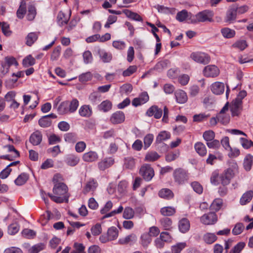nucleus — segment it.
Instances as JSON below:
<instances>
[{
	"label": "nucleus",
	"mask_w": 253,
	"mask_h": 253,
	"mask_svg": "<svg viewBox=\"0 0 253 253\" xmlns=\"http://www.w3.org/2000/svg\"><path fill=\"white\" fill-rule=\"evenodd\" d=\"M68 188L64 183H57L54 185L53 192L54 195L48 193L50 199L56 203L68 202L69 196L67 195Z\"/></svg>",
	"instance_id": "nucleus-1"
},
{
	"label": "nucleus",
	"mask_w": 253,
	"mask_h": 253,
	"mask_svg": "<svg viewBox=\"0 0 253 253\" xmlns=\"http://www.w3.org/2000/svg\"><path fill=\"white\" fill-rule=\"evenodd\" d=\"M79 105V101L76 99H73L71 101H66L62 102L58 107V111L60 114H65L68 113H74Z\"/></svg>",
	"instance_id": "nucleus-2"
},
{
	"label": "nucleus",
	"mask_w": 253,
	"mask_h": 253,
	"mask_svg": "<svg viewBox=\"0 0 253 253\" xmlns=\"http://www.w3.org/2000/svg\"><path fill=\"white\" fill-rule=\"evenodd\" d=\"M214 13L210 10H205L198 12L195 15V18L192 19V23H196L197 22H205L213 21V17Z\"/></svg>",
	"instance_id": "nucleus-3"
},
{
	"label": "nucleus",
	"mask_w": 253,
	"mask_h": 253,
	"mask_svg": "<svg viewBox=\"0 0 253 253\" xmlns=\"http://www.w3.org/2000/svg\"><path fill=\"white\" fill-rule=\"evenodd\" d=\"M173 176L174 181L179 185L184 184L189 179V174L187 171L181 168L174 170Z\"/></svg>",
	"instance_id": "nucleus-4"
},
{
	"label": "nucleus",
	"mask_w": 253,
	"mask_h": 253,
	"mask_svg": "<svg viewBox=\"0 0 253 253\" xmlns=\"http://www.w3.org/2000/svg\"><path fill=\"white\" fill-rule=\"evenodd\" d=\"M140 174L146 181H150L154 176V171L149 165H144L140 169Z\"/></svg>",
	"instance_id": "nucleus-5"
},
{
	"label": "nucleus",
	"mask_w": 253,
	"mask_h": 253,
	"mask_svg": "<svg viewBox=\"0 0 253 253\" xmlns=\"http://www.w3.org/2000/svg\"><path fill=\"white\" fill-rule=\"evenodd\" d=\"M191 57L195 62L207 64L210 61V57L204 52H194L191 55Z\"/></svg>",
	"instance_id": "nucleus-6"
},
{
	"label": "nucleus",
	"mask_w": 253,
	"mask_h": 253,
	"mask_svg": "<svg viewBox=\"0 0 253 253\" xmlns=\"http://www.w3.org/2000/svg\"><path fill=\"white\" fill-rule=\"evenodd\" d=\"M237 6L232 4L230 6L227 10L225 17V22L228 23H232L236 19Z\"/></svg>",
	"instance_id": "nucleus-7"
},
{
	"label": "nucleus",
	"mask_w": 253,
	"mask_h": 253,
	"mask_svg": "<svg viewBox=\"0 0 253 253\" xmlns=\"http://www.w3.org/2000/svg\"><path fill=\"white\" fill-rule=\"evenodd\" d=\"M203 74L207 77L214 78L219 75V70L214 65H208L204 68Z\"/></svg>",
	"instance_id": "nucleus-8"
},
{
	"label": "nucleus",
	"mask_w": 253,
	"mask_h": 253,
	"mask_svg": "<svg viewBox=\"0 0 253 253\" xmlns=\"http://www.w3.org/2000/svg\"><path fill=\"white\" fill-rule=\"evenodd\" d=\"M236 173L232 170L231 169H227L220 176L221 184L224 185L229 184L230 180L234 176Z\"/></svg>",
	"instance_id": "nucleus-9"
},
{
	"label": "nucleus",
	"mask_w": 253,
	"mask_h": 253,
	"mask_svg": "<svg viewBox=\"0 0 253 253\" xmlns=\"http://www.w3.org/2000/svg\"><path fill=\"white\" fill-rule=\"evenodd\" d=\"M217 220L216 214L214 212H210L203 215L201 217V221L205 225L214 224Z\"/></svg>",
	"instance_id": "nucleus-10"
},
{
	"label": "nucleus",
	"mask_w": 253,
	"mask_h": 253,
	"mask_svg": "<svg viewBox=\"0 0 253 253\" xmlns=\"http://www.w3.org/2000/svg\"><path fill=\"white\" fill-rule=\"evenodd\" d=\"M97 186L98 184L96 181L93 179H90L85 183L83 190V193L84 194H86L89 192H93Z\"/></svg>",
	"instance_id": "nucleus-11"
},
{
	"label": "nucleus",
	"mask_w": 253,
	"mask_h": 253,
	"mask_svg": "<svg viewBox=\"0 0 253 253\" xmlns=\"http://www.w3.org/2000/svg\"><path fill=\"white\" fill-rule=\"evenodd\" d=\"M125 119L124 113L122 111H117L112 115L110 120L112 124H118L124 122Z\"/></svg>",
	"instance_id": "nucleus-12"
},
{
	"label": "nucleus",
	"mask_w": 253,
	"mask_h": 253,
	"mask_svg": "<svg viewBox=\"0 0 253 253\" xmlns=\"http://www.w3.org/2000/svg\"><path fill=\"white\" fill-rule=\"evenodd\" d=\"M149 100V96L146 92H142L138 97L135 98L132 102V104L136 107L147 102Z\"/></svg>",
	"instance_id": "nucleus-13"
},
{
	"label": "nucleus",
	"mask_w": 253,
	"mask_h": 253,
	"mask_svg": "<svg viewBox=\"0 0 253 253\" xmlns=\"http://www.w3.org/2000/svg\"><path fill=\"white\" fill-rule=\"evenodd\" d=\"M224 84L221 82H215L211 85V90L213 93L216 95L222 94L224 91Z\"/></svg>",
	"instance_id": "nucleus-14"
},
{
	"label": "nucleus",
	"mask_w": 253,
	"mask_h": 253,
	"mask_svg": "<svg viewBox=\"0 0 253 253\" xmlns=\"http://www.w3.org/2000/svg\"><path fill=\"white\" fill-rule=\"evenodd\" d=\"M162 110L158 106H152L147 111V114L149 116H154L156 119H159L162 117Z\"/></svg>",
	"instance_id": "nucleus-15"
},
{
	"label": "nucleus",
	"mask_w": 253,
	"mask_h": 253,
	"mask_svg": "<svg viewBox=\"0 0 253 253\" xmlns=\"http://www.w3.org/2000/svg\"><path fill=\"white\" fill-rule=\"evenodd\" d=\"M42 140V134L39 130H36L33 132L30 137V141L34 145L40 144Z\"/></svg>",
	"instance_id": "nucleus-16"
},
{
	"label": "nucleus",
	"mask_w": 253,
	"mask_h": 253,
	"mask_svg": "<svg viewBox=\"0 0 253 253\" xmlns=\"http://www.w3.org/2000/svg\"><path fill=\"white\" fill-rule=\"evenodd\" d=\"M137 240V236L134 233H131L125 238H121L119 240V243L121 245H126L128 244H133Z\"/></svg>",
	"instance_id": "nucleus-17"
},
{
	"label": "nucleus",
	"mask_w": 253,
	"mask_h": 253,
	"mask_svg": "<svg viewBox=\"0 0 253 253\" xmlns=\"http://www.w3.org/2000/svg\"><path fill=\"white\" fill-rule=\"evenodd\" d=\"M114 161L112 158H107L100 161L98 164V168L101 170L109 168L114 164Z\"/></svg>",
	"instance_id": "nucleus-18"
},
{
	"label": "nucleus",
	"mask_w": 253,
	"mask_h": 253,
	"mask_svg": "<svg viewBox=\"0 0 253 253\" xmlns=\"http://www.w3.org/2000/svg\"><path fill=\"white\" fill-rule=\"evenodd\" d=\"M83 160L86 162H92L95 161L98 159V155L94 151H89L85 153L83 156Z\"/></svg>",
	"instance_id": "nucleus-19"
},
{
	"label": "nucleus",
	"mask_w": 253,
	"mask_h": 253,
	"mask_svg": "<svg viewBox=\"0 0 253 253\" xmlns=\"http://www.w3.org/2000/svg\"><path fill=\"white\" fill-rule=\"evenodd\" d=\"M179 229L182 233L187 232L190 228V222L186 218H182L179 221Z\"/></svg>",
	"instance_id": "nucleus-20"
},
{
	"label": "nucleus",
	"mask_w": 253,
	"mask_h": 253,
	"mask_svg": "<svg viewBox=\"0 0 253 253\" xmlns=\"http://www.w3.org/2000/svg\"><path fill=\"white\" fill-rule=\"evenodd\" d=\"M176 101L178 103H185L187 100V96L186 92L182 90H179L175 92Z\"/></svg>",
	"instance_id": "nucleus-21"
},
{
	"label": "nucleus",
	"mask_w": 253,
	"mask_h": 253,
	"mask_svg": "<svg viewBox=\"0 0 253 253\" xmlns=\"http://www.w3.org/2000/svg\"><path fill=\"white\" fill-rule=\"evenodd\" d=\"M253 196V191H248L245 193L240 199V203L242 205H245L249 203L252 199Z\"/></svg>",
	"instance_id": "nucleus-22"
},
{
	"label": "nucleus",
	"mask_w": 253,
	"mask_h": 253,
	"mask_svg": "<svg viewBox=\"0 0 253 253\" xmlns=\"http://www.w3.org/2000/svg\"><path fill=\"white\" fill-rule=\"evenodd\" d=\"M79 114L84 117H89L92 114V110L89 105H84L79 110Z\"/></svg>",
	"instance_id": "nucleus-23"
},
{
	"label": "nucleus",
	"mask_w": 253,
	"mask_h": 253,
	"mask_svg": "<svg viewBox=\"0 0 253 253\" xmlns=\"http://www.w3.org/2000/svg\"><path fill=\"white\" fill-rule=\"evenodd\" d=\"M98 53L102 61L104 63L109 62L112 58V54L103 50L99 49Z\"/></svg>",
	"instance_id": "nucleus-24"
},
{
	"label": "nucleus",
	"mask_w": 253,
	"mask_h": 253,
	"mask_svg": "<svg viewBox=\"0 0 253 253\" xmlns=\"http://www.w3.org/2000/svg\"><path fill=\"white\" fill-rule=\"evenodd\" d=\"M135 166V159L131 157L125 158L124 159V168L125 169H132Z\"/></svg>",
	"instance_id": "nucleus-25"
},
{
	"label": "nucleus",
	"mask_w": 253,
	"mask_h": 253,
	"mask_svg": "<svg viewBox=\"0 0 253 253\" xmlns=\"http://www.w3.org/2000/svg\"><path fill=\"white\" fill-rule=\"evenodd\" d=\"M80 162V158L75 155L68 156L65 160L66 163L69 166L74 167Z\"/></svg>",
	"instance_id": "nucleus-26"
},
{
	"label": "nucleus",
	"mask_w": 253,
	"mask_h": 253,
	"mask_svg": "<svg viewBox=\"0 0 253 253\" xmlns=\"http://www.w3.org/2000/svg\"><path fill=\"white\" fill-rule=\"evenodd\" d=\"M195 149L197 153L201 156H204L207 154V149L205 145L202 142H197L194 146Z\"/></svg>",
	"instance_id": "nucleus-27"
},
{
	"label": "nucleus",
	"mask_w": 253,
	"mask_h": 253,
	"mask_svg": "<svg viewBox=\"0 0 253 253\" xmlns=\"http://www.w3.org/2000/svg\"><path fill=\"white\" fill-rule=\"evenodd\" d=\"M159 196L163 199H169L173 198V194L170 189L164 188L159 192Z\"/></svg>",
	"instance_id": "nucleus-28"
},
{
	"label": "nucleus",
	"mask_w": 253,
	"mask_h": 253,
	"mask_svg": "<svg viewBox=\"0 0 253 253\" xmlns=\"http://www.w3.org/2000/svg\"><path fill=\"white\" fill-rule=\"evenodd\" d=\"M29 178V175L26 173H22L20 174L15 180L16 185L21 186L25 184Z\"/></svg>",
	"instance_id": "nucleus-29"
},
{
	"label": "nucleus",
	"mask_w": 253,
	"mask_h": 253,
	"mask_svg": "<svg viewBox=\"0 0 253 253\" xmlns=\"http://www.w3.org/2000/svg\"><path fill=\"white\" fill-rule=\"evenodd\" d=\"M124 12L126 16L129 18L137 21H142V17L136 13L131 11L128 9L124 10Z\"/></svg>",
	"instance_id": "nucleus-30"
},
{
	"label": "nucleus",
	"mask_w": 253,
	"mask_h": 253,
	"mask_svg": "<svg viewBox=\"0 0 253 253\" xmlns=\"http://www.w3.org/2000/svg\"><path fill=\"white\" fill-rule=\"evenodd\" d=\"M57 21L60 25L66 24L70 18V16L66 15L62 11H60L57 15Z\"/></svg>",
	"instance_id": "nucleus-31"
},
{
	"label": "nucleus",
	"mask_w": 253,
	"mask_h": 253,
	"mask_svg": "<svg viewBox=\"0 0 253 253\" xmlns=\"http://www.w3.org/2000/svg\"><path fill=\"white\" fill-rule=\"evenodd\" d=\"M151 241L152 238L149 233H144L141 236V244L143 247H147Z\"/></svg>",
	"instance_id": "nucleus-32"
},
{
	"label": "nucleus",
	"mask_w": 253,
	"mask_h": 253,
	"mask_svg": "<svg viewBox=\"0 0 253 253\" xmlns=\"http://www.w3.org/2000/svg\"><path fill=\"white\" fill-rule=\"evenodd\" d=\"M203 239L207 244H211L217 240V237L213 233H207L204 235Z\"/></svg>",
	"instance_id": "nucleus-33"
},
{
	"label": "nucleus",
	"mask_w": 253,
	"mask_h": 253,
	"mask_svg": "<svg viewBox=\"0 0 253 253\" xmlns=\"http://www.w3.org/2000/svg\"><path fill=\"white\" fill-rule=\"evenodd\" d=\"M222 36L227 39L233 38L235 35V31L229 28H224L221 30Z\"/></svg>",
	"instance_id": "nucleus-34"
},
{
	"label": "nucleus",
	"mask_w": 253,
	"mask_h": 253,
	"mask_svg": "<svg viewBox=\"0 0 253 253\" xmlns=\"http://www.w3.org/2000/svg\"><path fill=\"white\" fill-rule=\"evenodd\" d=\"M65 141L68 143H74L78 140V137L76 133L73 132H69L64 135Z\"/></svg>",
	"instance_id": "nucleus-35"
},
{
	"label": "nucleus",
	"mask_w": 253,
	"mask_h": 253,
	"mask_svg": "<svg viewBox=\"0 0 253 253\" xmlns=\"http://www.w3.org/2000/svg\"><path fill=\"white\" fill-rule=\"evenodd\" d=\"M107 235L110 241L116 239L118 236V230L115 227H111L108 229Z\"/></svg>",
	"instance_id": "nucleus-36"
},
{
	"label": "nucleus",
	"mask_w": 253,
	"mask_h": 253,
	"mask_svg": "<svg viewBox=\"0 0 253 253\" xmlns=\"http://www.w3.org/2000/svg\"><path fill=\"white\" fill-rule=\"evenodd\" d=\"M26 2L22 1L16 12L17 17L19 19H22L26 13Z\"/></svg>",
	"instance_id": "nucleus-37"
},
{
	"label": "nucleus",
	"mask_w": 253,
	"mask_h": 253,
	"mask_svg": "<svg viewBox=\"0 0 253 253\" xmlns=\"http://www.w3.org/2000/svg\"><path fill=\"white\" fill-rule=\"evenodd\" d=\"M253 162V157L250 154L246 156L244 159V167L246 170H250L251 169Z\"/></svg>",
	"instance_id": "nucleus-38"
},
{
	"label": "nucleus",
	"mask_w": 253,
	"mask_h": 253,
	"mask_svg": "<svg viewBox=\"0 0 253 253\" xmlns=\"http://www.w3.org/2000/svg\"><path fill=\"white\" fill-rule=\"evenodd\" d=\"M160 211L164 216H171L174 214L175 210L171 207H166L162 208Z\"/></svg>",
	"instance_id": "nucleus-39"
},
{
	"label": "nucleus",
	"mask_w": 253,
	"mask_h": 253,
	"mask_svg": "<svg viewBox=\"0 0 253 253\" xmlns=\"http://www.w3.org/2000/svg\"><path fill=\"white\" fill-rule=\"evenodd\" d=\"M159 158L160 156L156 152L151 151L146 154L145 160L148 162H153L156 161Z\"/></svg>",
	"instance_id": "nucleus-40"
},
{
	"label": "nucleus",
	"mask_w": 253,
	"mask_h": 253,
	"mask_svg": "<svg viewBox=\"0 0 253 253\" xmlns=\"http://www.w3.org/2000/svg\"><path fill=\"white\" fill-rule=\"evenodd\" d=\"M36 9L34 6L31 5L28 6V14L27 15V19L32 21L34 19L36 15Z\"/></svg>",
	"instance_id": "nucleus-41"
},
{
	"label": "nucleus",
	"mask_w": 253,
	"mask_h": 253,
	"mask_svg": "<svg viewBox=\"0 0 253 253\" xmlns=\"http://www.w3.org/2000/svg\"><path fill=\"white\" fill-rule=\"evenodd\" d=\"M232 46L234 48L239 49L240 50H244L247 46L248 44L245 40H240L236 41L233 44Z\"/></svg>",
	"instance_id": "nucleus-42"
},
{
	"label": "nucleus",
	"mask_w": 253,
	"mask_h": 253,
	"mask_svg": "<svg viewBox=\"0 0 253 253\" xmlns=\"http://www.w3.org/2000/svg\"><path fill=\"white\" fill-rule=\"evenodd\" d=\"M170 137V134L166 131H163L160 132L157 137L156 141L158 142H161L163 141L169 139Z\"/></svg>",
	"instance_id": "nucleus-43"
},
{
	"label": "nucleus",
	"mask_w": 253,
	"mask_h": 253,
	"mask_svg": "<svg viewBox=\"0 0 253 253\" xmlns=\"http://www.w3.org/2000/svg\"><path fill=\"white\" fill-rule=\"evenodd\" d=\"M38 34L36 33H29L26 38V44L28 45H32L38 39Z\"/></svg>",
	"instance_id": "nucleus-44"
},
{
	"label": "nucleus",
	"mask_w": 253,
	"mask_h": 253,
	"mask_svg": "<svg viewBox=\"0 0 253 253\" xmlns=\"http://www.w3.org/2000/svg\"><path fill=\"white\" fill-rule=\"evenodd\" d=\"M185 243H179L171 247L172 253H180L181 251L186 247Z\"/></svg>",
	"instance_id": "nucleus-45"
},
{
	"label": "nucleus",
	"mask_w": 253,
	"mask_h": 253,
	"mask_svg": "<svg viewBox=\"0 0 253 253\" xmlns=\"http://www.w3.org/2000/svg\"><path fill=\"white\" fill-rule=\"evenodd\" d=\"M134 211L130 207H126L125 209L123 217L125 219H129L133 217Z\"/></svg>",
	"instance_id": "nucleus-46"
},
{
	"label": "nucleus",
	"mask_w": 253,
	"mask_h": 253,
	"mask_svg": "<svg viewBox=\"0 0 253 253\" xmlns=\"http://www.w3.org/2000/svg\"><path fill=\"white\" fill-rule=\"evenodd\" d=\"M19 230V224L15 222L9 225L8 227V233L10 235H14Z\"/></svg>",
	"instance_id": "nucleus-47"
},
{
	"label": "nucleus",
	"mask_w": 253,
	"mask_h": 253,
	"mask_svg": "<svg viewBox=\"0 0 253 253\" xmlns=\"http://www.w3.org/2000/svg\"><path fill=\"white\" fill-rule=\"evenodd\" d=\"M39 124L41 127H47L51 125V121L44 116L39 120Z\"/></svg>",
	"instance_id": "nucleus-48"
},
{
	"label": "nucleus",
	"mask_w": 253,
	"mask_h": 253,
	"mask_svg": "<svg viewBox=\"0 0 253 253\" xmlns=\"http://www.w3.org/2000/svg\"><path fill=\"white\" fill-rule=\"evenodd\" d=\"M218 121L223 125L227 124L230 121V117L225 114L219 113L217 116Z\"/></svg>",
	"instance_id": "nucleus-49"
},
{
	"label": "nucleus",
	"mask_w": 253,
	"mask_h": 253,
	"mask_svg": "<svg viewBox=\"0 0 253 253\" xmlns=\"http://www.w3.org/2000/svg\"><path fill=\"white\" fill-rule=\"evenodd\" d=\"M92 78V74L90 72H87L80 75L79 77V80L82 83H84L91 80Z\"/></svg>",
	"instance_id": "nucleus-50"
},
{
	"label": "nucleus",
	"mask_w": 253,
	"mask_h": 253,
	"mask_svg": "<svg viewBox=\"0 0 253 253\" xmlns=\"http://www.w3.org/2000/svg\"><path fill=\"white\" fill-rule=\"evenodd\" d=\"M35 64V59L31 55L27 56L23 60V65L25 67L32 66Z\"/></svg>",
	"instance_id": "nucleus-51"
},
{
	"label": "nucleus",
	"mask_w": 253,
	"mask_h": 253,
	"mask_svg": "<svg viewBox=\"0 0 253 253\" xmlns=\"http://www.w3.org/2000/svg\"><path fill=\"white\" fill-rule=\"evenodd\" d=\"M160 223L162 226L166 230H169L171 227L172 221L171 219L168 217H164L160 220Z\"/></svg>",
	"instance_id": "nucleus-52"
},
{
	"label": "nucleus",
	"mask_w": 253,
	"mask_h": 253,
	"mask_svg": "<svg viewBox=\"0 0 253 253\" xmlns=\"http://www.w3.org/2000/svg\"><path fill=\"white\" fill-rule=\"evenodd\" d=\"M222 201L220 199H217L213 201L211 205V208L215 211H218L221 207Z\"/></svg>",
	"instance_id": "nucleus-53"
},
{
	"label": "nucleus",
	"mask_w": 253,
	"mask_h": 253,
	"mask_svg": "<svg viewBox=\"0 0 253 253\" xmlns=\"http://www.w3.org/2000/svg\"><path fill=\"white\" fill-rule=\"evenodd\" d=\"M244 225L242 223H237L232 230V233L235 235L241 234L244 229Z\"/></svg>",
	"instance_id": "nucleus-54"
},
{
	"label": "nucleus",
	"mask_w": 253,
	"mask_h": 253,
	"mask_svg": "<svg viewBox=\"0 0 253 253\" xmlns=\"http://www.w3.org/2000/svg\"><path fill=\"white\" fill-rule=\"evenodd\" d=\"M188 12L186 10H182L178 12L176 16V19L179 22H183L188 17Z\"/></svg>",
	"instance_id": "nucleus-55"
},
{
	"label": "nucleus",
	"mask_w": 253,
	"mask_h": 253,
	"mask_svg": "<svg viewBox=\"0 0 253 253\" xmlns=\"http://www.w3.org/2000/svg\"><path fill=\"white\" fill-rule=\"evenodd\" d=\"M22 236L26 238H33L36 235V232L31 229H24L22 232Z\"/></svg>",
	"instance_id": "nucleus-56"
},
{
	"label": "nucleus",
	"mask_w": 253,
	"mask_h": 253,
	"mask_svg": "<svg viewBox=\"0 0 253 253\" xmlns=\"http://www.w3.org/2000/svg\"><path fill=\"white\" fill-rule=\"evenodd\" d=\"M44 245L43 244H39L33 246L29 250V253H38L40 251L43 250Z\"/></svg>",
	"instance_id": "nucleus-57"
},
{
	"label": "nucleus",
	"mask_w": 253,
	"mask_h": 253,
	"mask_svg": "<svg viewBox=\"0 0 253 253\" xmlns=\"http://www.w3.org/2000/svg\"><path fill=\"white\" fill-rule=\"evenodd\" d=\"M99 108L104 112H107L111 109L112 103L108 100L104 101L99 105Z\"/></svg>",
	"instance_id": "nucleus-58"
},
{
	"label": "nucleus",
	"mask_w": 253,
	"mask_h": 253,
	"mask_svg": "<svg viewBox=\"0 0 253 253\" xmlns=\"http://www.w3.org/2000/svg\"><path fill=\"white\" fill-rule=\"evenodd\" d=\"M204 139L208 142L212 140L215 137V133L212 130L206 131L203 135Z\"/></svg>",
	"instance_id": "nucleus-59"
},
{
	"label": "nucleus",
	"mask_w": 253,
	"mask_h": 253,
	"mask_svg": "<svg viewBox=\"0 0 253 253\" xmlns=\"http://www.w3.org/2000/svg\"><path fill=\"white\" fill-rule=\"evenodd\" d=\"M137 69V67L135 65L130 66L127 69L125 70L123 73L124 77L130 76L135 73Z\"/></svg>",
	"instance_id": "nucleus-60"
},
{
	"label": "nucleus",
	"mask_w": 253,
	"mask_h": 253,
	"mask_svg": "<svg viewBox=\"0 0 253 253\" xmlns=\"http://www.w3.org/2000/svg\"><path fill=\"white\" fill-rule=\"evenodd\" d=\"M207 145L209 148L217 149L220 146V143L218 140L213 139L207 142Z\"/></svg>",
	"instance_id": "nucleus-61"
},
{
	"label": "nucleus",
	"mask_w": 253,
	"mask_h": 253,
	"mask_svg": "<svg viewBox=\"0 0 253 253\" xmlns=\"http://www.w3.org/2000/svg\"><path fill=\"white\" fill-rule=\"evenodd\" d=\"M61 47L58 46L56 47L53 50L50 57V59L52 61H56L58 59L60 54Z\"/></svg>",
	"instance_id": "nucleus-62"
},
{
	"label": "nucleus",
	"mask_w": 253,
	"mask_h": 253,
	"mask_svg": "<svg viewBox=\"0 0 253 253\" xmlns=\"http://www.w3.org/2000/svg\"><path fill=\"white\" fill-rule=\"evenodd\" d=\"M191 186L195 192L198 194H201L203 189L202 186L197 181L193 182L191 183Z\"/></svg>",
	"instance_id": "nucleus-63"
},
{
	"label": "nucleus",
	"mask_w": 253,
	"mask_h": 253,
	"mask_svg": "<svg viewBox=\"0 0 253 253\" xmlns=\"http://www.w3.org/2000/svg\"><path fill=\"white\" fill-rule=\"evenodd\" d=\"M245 246L244 242H239L234 247L229 253H240Z\"/></svg>",
	"instance_id": "nucleus-64"
}]
</instances>
